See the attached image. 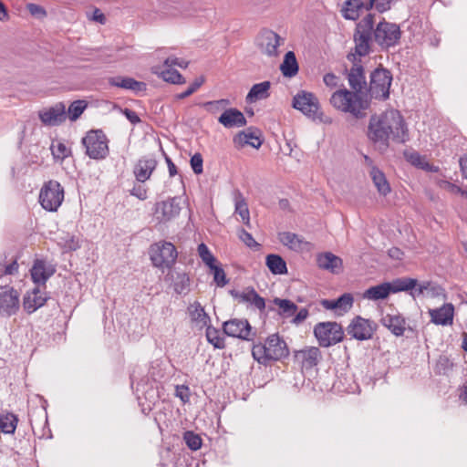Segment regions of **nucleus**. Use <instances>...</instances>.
<instances>
[{
    "mask_svg": "<svg viewBox=\"0 0 467 467\" xmlns=\"http://www.w3.org/2000/svg\"><path fill=\"white\" fill-rule=\"evenodd\" d=\"M368 138L379 149L386 150L389 140L406 142L409 140V130L400 112L389 109L371 116L368 126Z\"/></svg>",
    "mask_w": 467,
    "mask_h": 467,
    "instance_id": "nucleus-1",
    "label": "nucleus"
},
{
    "mask_svg": "<svg viewBox=\"0 0 467 467\" xmlns=\"http://www.w3.org/2000/svg\"><path fill=\"white\" fill-rule=\"evenodd\" d=\"M329 102L335 109L348 113L355 119H363L369 106L363 93L351 91L345 88L335 91L331 95Z\"/></svg>",
    "mask_w": 467,
    "mask_h": 467,
    "instance_id": "nucleus-2",
    "label": "nucleus"
},
{
    "mask_svg": "<svg viewBox=\"0 0 467 467\" xmlns=\"http://www.w3.org/2000/svg\"><path fill=\"white\" fill-rule=\"evenodd\" d=\"M252 354L259 363L266 364L272 360H280L289 355L285 341L277 334L270 335L264 344L253 347Z\"/></svg>",
    "mask_w": 467,
    "mask_h": 467,
    "instance_id": "nucleus-3",
    "label": "nucleus"
},
{
    "mask_svg": "<svg viewBox=\"0 0 467 467\" xmlns=\"http://www.w3.org/2000/svg\"><path fill=\"white\" fill-rule=\"evenodd\" d=\"M374 26V15H367L358 25L354 35L355 54L348 55V59L355 57L367 56L370 51V43L372 41V29Z\"/></svg>",
    "mask_w": 467,
    "mask_h": 467,
    "instance_id": "nucleus-4",
    "label": "nucleus"
},
{
    "mask_svg": "<svg viewBox=\"0 0 467 467\" xmlns=\"http://www.w3.org/2000/svg\"><path fill=\"white\" fill-rule=\"evenodd\" d=\"M65 192L61 184L54 180L44 183L39 192V202L43 209L57 212L64 201Z\"/></svg>",
    "mask_w": 467,
    "mask_h": 467,
    "instance_id": "nucleus-5",
    "label": "nucleus"
},
{
    "mask_svg": "<svg viewBox=\"0 0 467 467\" xmlns=\"http://www.w3.org/2000/svg\"><path fill=\"white\" fill-rule=\"evenodd\" d=\"M109 140L102 130H90L82 139L86 154L94 160H103L109 154Z\"/></svg>",
    "mask_w": 467,
    "mask_h": 467,
    "instance_id": "nucleus-6",
    "label": "nucleus"
},
{
    "mask_svg": "<svg viewBox=\"0 0 467 467\" xmlns=\"http://www.w3.org/2000/svg\"><path fill=\"white\" fill-rule=\"evenodd\" d=\"M175 246L170 242H160L150 245V257L154 266L170 268L177 259Z\"/></svg>",
    "mask_w": 467,
    "mask_h": 467,
    "instance_id": "nucleus-7",
    "label": "nucleus"
},
{
    "mask_svg": "<svg viewBox=\"0 0 467 467\" xmlns=\"http://www.w3.org/2000/svg\"><path fill=\"white\" fill-rule=\"evenodd\" d=\"M314 334L319 345L324 348L336 345L342 341L344 331L337 322H321L315 326Z\"/></svg>",
    "mask_w": 467,
    "mask_h": 467,
    "instance_id": "nucleus-8",
    "label": "nucleus"
},
{
    "mask_svg": "<svg viewBox=\"0 0 467 467\" xmlns=\"http://www.w3.org/2000/svg\"><path fill=\"white\" fill-rule=\"evenodd\" d=\"M372 34L374 41L379 46L389 48L399 43L401 32L398 25L383 20L377 25L374 30L372 29Z\"/></svg>",
    "mask_w": 467,
    "mask_h": 467,
    "instance_id": "nucleus-9",
    "label": "nucleus"
},
{
    "mask_svg": "<svg viewBox=\"0 0 467 467\" xmlns=\"http://www.w3.org/2000/svg\"><path fill=\"white\" fill-rule=\"evenodd\" d=\"M392 76L387 69H376L371 73L369 82V94L372 98L386 99L389 96V88Z\"/></svg>",
    "mask_w": 467,
    "mask_h": 467,
    "instance_id": "nucleus-10",
    "label": "nucleus"
},
{
    "mask_svg": "<svg viewBox=\"0 0 467 467\" xmlns=\"http://www.w3.org/2000/svg\"><path fill=\"white\" fill-rule=\"evenodd\" d=\"M389 285L391 286V293L410 291V294L413 297L424 295L425 292L432 289V285L431 282L426 281L419 284L417 279L410 277L394 279L389 283Z\"/></svg>",
    "mask_w": 467,
    "mask_h": 467,
    "instance_id": "nucleus-11",
    "label": "nucleus"
},
{
    "mask_svg": "<svg viewBox=\"0 0 467 467\" xmlns=\"http://www.w3.org/2000/svg\"><path fill=\"white\" fill-rule=\"evenodd\" d=\"M293 107L308 119L317 120L320 105L317 98L313 93L303 90L294 97Z\"/></svg>",
    "mask_w": 467,
    "mask_h": 467,
    "instance_id": "nucleus-12",
    "label": "nucleus"
},
{
    "mask_svg": "<svg viewBox=\"0 0 467 467\" xmlns=\"http://www.w3.org/2000/svg\"><path fill=\"white\" fill-rule=\"evenodd\" d=\"M374 331V323L359 316L354 317L347 327L348 334L351 336V337L360 341L370 339Z\"/></svg>",
    "mask_w": 467,
    "mask_h": 467,
    "instance_id": "nucleus-13",
    "label": "nucleus"
},
{
    "mask_svg": "<svg viewBox=\"0 0 467 467\" xmlns=\"http://www.w3.org/2000/svg\"><path fill=\"white\" fill-rule=\"evenodd\" d=\"M20 307L19 293L13 287L0 289V315L11 317L16 315Z\"/></svg>",
    "mask_w": 467,
    "mask_h": 467,
    "instance_id": "nucleus-14",
    "label": "nucleus"
},
{
    "mask_svg": "<svg viewBox=\"0 0 467 467\" xmlns=\"http://www.w3.org/2000/svg\"><path fill=\"white\" fill-rule=\"evenodd\" d=\"M38 117L46 126H58L67 119L66 106L64 103L58 102L51 107L44 108L39 110Z\"/></svg>",
    "mask_w": 467,
    "mask_h": 467,
    "instance_id": "nucleus-15",
    "label": "nucleus"
},
{
    "mask_svg": "<svg viewBox=\"0 0 467 467\" xmlns=\"http://www.w3.org/2000/svg\"><path fill=\"white\" fill-rule=\"evenodd\" d=\"M181 211V207L176 198H171L167 201L159 202L155 204L154 214L161 223H165L175 218Z\"/></svg>",
    "mask_w": 467,
    "mask_h": 467,
    "instance_id": "nucleus-16",
    "label": "nucleus"
},
{
    "mask_svg": "<svg viewBox=\"0 0 467 467\" xmlns=\"http://www.w3.org/2000/svg\"><path fill=\"white\" fill-rule=\"evenodd\" d=\"M281 37L272 30L261 32L258 37V46L264 54L269 57L277 56V48L281 45Z\"/></svg>",
    "mask_w": 467,
    "mask_h": 467,
    "instance_id": "nucleus-17",
    "label": "nucleus"
},
{
    "mask_svg": "<svg viewBox=\"0 0 467 467\" xmlns=\"http://www.w3.org/2000/svg\"><path fill=\"white\" fill-rule=\"evenodd\" d=\"M223 327L229 337L248 340L251 335V326L246 319H231L224 322Z\"/></svg>",
    "mask_w": 467,
    "mask_h": 467,
    "instance_id": "nucleus-18",
    "label": "nucleus"
},
{
    "mask_svg": "<svg viewBox=\"0 0 467 467\" xmlns=\"http://www.w3.org/2000/svg\"><path fill=\"white\" fill-rule=\"evenodd\" d=\"M431 322L438 326H451L453 323L454 306L451 303L443 304L437 308H430L428 311Z\"/></svg>",
    "mask_w": 467,
    "mask_h": 467,
    "instance_id": "nucleus-19",
    "label": "nucleus"
},
{
    "mask_svg": "<svg viewBox=\"0 0 467 467\" xmlns=\"http://www.w3.org/2000/svg\"><path fill=\"white\" fill-rule=\"evenodd\" d=\"M56 272L53 265L45 260L36 259L30 270L31 278L36 285H45L46 282Z\"/></svg>",
    "mask_w": 467,
    "mask_h": 467,
    "instance_id": "nucleus-20",
    "label": "nucleus"
},
{
    "mask_svg": "<svg viewBox=\"0 0 467 467\" xmlns=\"http://www.w3.org/2000/svg\"><path fill=\"white\" fill-rule=\"evenodd\" d=\"M47 300L45 292L41 291L39 287H35L32 291L26 292L23 298V307L26 312L32 314L38 308L43 306Z\"/></svg>",
    "mask_w": 467,
    "mask_h": 467,
    "instance_id": "nucleus-21",
    "label": "nucleus"
},
{
    "mask_svg": "<svg viewBox=\"0 0 467 467\" xmlns=\"http://www.w3.org/2000/svg\"><path fill=\"white\" fill-rule=\"evenodd\" d=\"M218 122L226 129L241 128L247 123L242 111L230 107L220 115Z\"/></svg>",
    "mask_w": 467,
    "mask_h": 467,
    "instance_id": "nucleus-22",
    "label": "nucleus"
},
{
    "mask_svg": "<svg viewBox=\"0 0 467 467\" xmlns=\"http://www.w3.org/2000/svg\"><path fill=\"white\" fill-rule=\"evenodd\" d=\"M279 241L296 252H309L313 249L311 243L290 232L280 233Z\"/></svg>",
    "mask_w": 467,
    "mask_h": 467,
    "instance_id": "nucleus-23",
    "label": "nucleus"
},
{
    "mask_svg": "<svg viewBox=\"0 0 467 467\" xmlns=\"http://www.w3.org/2000/svg\"><path fill=\"white\" fill-rule=\"evenodd\" d=\"M353 296L351 294L346 293L337 299L329 300L323 299L321 305L324 308L334 310L336 314L341 316L347 313L353 306Z\"/></svg>",
    "mask_w": 467,
    "mask_h": 467,
    "instance_id": "nucleus-24",
    "label": "nucleus"
},
{
    "mask_svg": "<svg viewBox=\"0 0 467 467\" xmlns=\"http://www.w3.org/2000/svg\"><path fill=\"white\" fill-rule=\"evenodd\" d=\"M157 167V161L154 158H141L135 164L133 173L139 182L148 181Z\"/></svg>",
    "mask_w": 467,
    "mask_h": 467,
    "instance_id": "nucleus-25",
    "label": "nucleus"
},
{
    "mask_svg": "<svg viewBox=\"0 0 467 467\" xmlns=\"http://www.w3.org/2000/svg\"><path fill=\"white\" fill-rule=\"evenodd\" d=\"M187 310L191 321L198 328L202 329L210 324V317L198 301H194L193 303L190 304Z\"/></svg>",
    "mask_w": 467,
    "mask_h": 467,
    "instance_id": "nucleus-26",
    "label": "nucleus"
},
{
    "mask_svg": "<svg viewBox=\"0 0 467 467\" xmlns=\"http://www.w3.org/2000/svg\"><path fill=\"white\" fill-rule=\"evenodd\" d=\"M317 263L319 268L337 274L342 270V260L330 252L321 253L317 256Z\"/></svg>",
    "mask_w": 467,
    "mask_h": 467,
    "instance_id": "nucleus-27",
    "label": "nucleus"
},
{
    "mask_svg": "<svg viewBox=\"0 0 467 467\" xmlns=\"http://www.w3.org/2000/svg\"><path fill=\"white\" fill-rule=\"evenodd\" d=\"M365 161L371 167L369 175L379 193L386 196L390 192V186L385 174L377 167L372 165V161L368 156H365Z\"/></svg>",
    "mask_w": 467,
    "mask_h": 467,
    "instance_id": "nucleus-28",
    "label": "nucleus"
},
{
    "mask_svg": "<svg viewBox=\"0 0 467 467\" xmlns=\"http://www.w3.org/2000/svg\"><path fill=\"white\" fill-rule=\"evenodd\" d=\"M368 2L364 3L363 0H348L344 3L342 8L343 16L348 20L358 19L364 10L368 11Z\"/></svg>",
    "mask_w": 467,
    "mask_h": 467,
    "instance_id": "nucleus-29",
    "label": "nucleus"
},
{
    "mask_svg": "<svg viewBox=\"0 0 467 467\" xmlns=\"http://www.w3.org/2000/svg\"><path fill=\"white\" fill-rule=\"evenodd\" d=\"M348 84L352 90L363 93L367 82L364 76V69L361 65L354 64L348 75Z\"/></svg>",
    "mask_w": 467,
    "mask_h": 467,
    "instance_id": "nucleus-30",
    "label": "nucleus"
},
{
    "mask_svg": "<svg viewBox=\"0 0 467 467\" xmlns=\"http://www.w3.org/2000/svg\"><path fill=\"white\" fill-rule=\"evenodd\" d=\"M296 358L301 361L304 368H310L317 365L321 358V352L317 348L310 347L296 351Z\"/></svg>",
    "mask_w": 467,
    "mask_h": 467,
    "instance_id": "nucleus-31",
    "label": "nucleus"
},
{
    "mask_svg": "<svg viewBox=\"0 0 467 467\" xmlns=\"http://www.w3.org/2000/svg\"><path fill=\"white\" fill-rule=\"evenodd\" d=\"M383 326L388 327L395 336H402L405 331V319L397 315H386L382 317Z\"/></svg>",
    "mask_w": 467,
    "mask_h": 467,
    "instance_id": "nucleus-32",
    "label": "nucleus"
},
{
    "mask_svg": "<svg viewBox=\"0 0 467 467\" xmlns=\"http://www.w3.org/2000/svg\"><path fill=\"white\" fill-rule=\"evenodd\" d=\"M390 293L391 286L389 283L386 282L368 288L364 292L363 297L368 300L376 301L387 298Z\"/></svg>",
    "mask_w": 467,
    "mask_h": 467,
    "instance_id": "nucleus-33",
    "label": "nucleus"
},
{
    "mask_svg": "<svg viewBox=\"0 0 467 467\" xmlns=\"http://www.w3.org/2000/svg\"><path fill=\"white\" fill-rule=\"evenodd\" d=\"M234 143L236 148H243L245 145H250L257 149L261 146L262 140L253 132L241 131L234 138Z\"/></svg>",
    "mask_w": 467,
    "mask_h": 467,
    "instance_id": "nucleus-34",
    "label": "nucleus"
},
{
    "mask_svg": "<svg viewBox=\"0 0 467 467\" xmlns=\"http://www.w3.org/2000/svg\"><path fill=\"white\" fill-rule=\"evenodd\" d=\"M280 70L285 77L292 78L298 72V64L293 51H288L280 65Z\"/></svg>",
    "mask_w": 467,
    "mask_h": 467,
    "instance_id": "nucleus-35",
    "label": "nucleus"
},
{
    "mask_svg": "<svg viewBox=\"0 0 467 467\" xmlns=\"http://www.w3.org/2000/svg\"><path fill=\"white\" fill-rule=\"evenodd\" d=\"M269 81H264L254 85L246 96V101L248 103H254L257 100L266 99L269 95Z\"/></svg>",
    "mask_w": 467,
    "mask_h": 467,
    "instance_id": "nucleus-36",
    "label": "nucleus"
},
{
    "mask_svg": "<svg viewBox=\"0 0 467 467\" xmlns=\"http://www.w3.org/2000/svg\"><path fill=\"white\" fill-rule=\"evenodd\" d=\"M234 212L240 215L243 223L247 226L251 227L250 223V213L247 202L241 192H236L234 195Z\"/></svg>",
    "mask_w": 467,
    "mask_h": 467,
    "instance_id": "nucleus-37",
    "label": "nucleus"
},
{
    "mask_svg": "<svg viewBox=\"0 0 467 467\" xmlns=\"http://www.w3.org/2000/svg\"><path fill=\"white\" fill-rule=\"evenodd\" d=\"M109 84L114 87L140 91L145 88V84L131 78H111Z\"/></svg>",
    "mask_w": 467,
    "mask_h": 467,
    "instance_id": "nucleus-38",
    "label": "nucleus"
},
{
    "mask_svg": "<svg viewBox=\"0 0 467 467\" xmlns=\"http://www.w3.org/2000/svg\"><path fill=\"white\" fill-rule=\"evenodd\" d=\"M265 264L274 275H283L287 272L286 263L280 255L274 254H268Z\"/></svg>",
    "mask_w": 467,
    "mask_h": 467,
    "instance_id": "nucleus-39",
    "label": "nucleus"
},
{
    "mask_svg": "<svg viewBox=\"0 0 467 467\" xmlns=\"http://www.w3.org/2000/svg\"><path fill=\"white\" fill-rule=\"evenodd\" d=\"M165 68L155 67L153 73L159 75L164 81L172 84H182L184 82L183 77L176 70L171 67H164Z\"/></svg>",
    "mask_w": 467,
    "mask_h": 467,
    "instance_id": "nucleus-40",
    "label": "nucleus"
},
{
    "mask_svg": "<svg viewBox=\"0 0 467 467\" xmlns=\"http://www.w3.org/2000/svg\"><path fill=\"white\" fill-rule=\"evenodd\" d=\"M57 244L65 252L76 251L80 247L79 238L67 233L57 237Z\"/></svg>",
    "mask_w": 467,
    "mask_h": 467,
    "instance_id": "nucleus-41",
    "label": "nucleus"
},
{
    "mask_svg": "<svg viewBox=\"0 0 467 467\" xmlns=\"http://www.w3.org/2000/svg\"><path fill=\"white\" fill-rule=\"evenodd\" d=\"M231 102L227 99L203 102L201 106L210 114L216 115L224 112L230 107Z\"/></svg>",
    "mask_w": 467,
    "mask_h": 467,
    "instance_id": "nucleus-42",
    "label": "nucleus"
},
{
    "mask_svg": "<svg viewBox=\"0 0 467 467\" xmlns=\"http://www.w3.org/2000/svg\"><path fill=\"white\" fill-rule=\"evenodd\" d=\"M274 304L279 308V315L285 317H290L295 315L297 306L288 299L275 298Z\"/></svg>",
    "mask_w": 467,
    "mask_h": 467,
    "instance_id": "nucleus-43",
    "label": "nucleus"
},
{
    "mask_svg": "<svg viewBox=\"0 0 467 467\" xmlns=\"http://www.w3.org/2000/svg\"><path fill=\"white\" fill-rule=\"evenodd\" d=\"M17 424V418L13 413H6L0 416V430L5 434H11L15 431Z\"/></svg>",
    "mask_w": 467,
    "mask_h": 467,
    "instance_id": "nucleus-44",
    "label": "nucleus"
},
{
    "mask_svg": "<svg viewBox=\"0 0 467 467\" xmlns=\"http://www.w3.org/2000/svg\"><path fill=\"white\" fill-rule=\"evenodd\" d=\"M240 298L243 302L251 303L259 310H263L265 307V299L260 296L254 289H251L247 292H244L240 295Z\"/></svg>",
    "mask_w": 467,
    "mask_h": 467,
    "instance_id": "nucleus-45",
    "label": "nucleus"
},
{
    "mask_svg": "<svg viewBox=\"0 0 467 467\" xmlns=\"http://www.w3.org/2000/svg\"><path fill=\"white\" fill-rule=\"evenodd\" d=\"M18 264L16 259H7L4 256L0 259V278L4 275H15L18 273Z\"/></svg>",
    "mask_w": 467,
    "mask_h": 467,
    "instance_id": "nucleus-46",
    "label": "nucleus"
},
{
    "mask_svg": "<svg viewBox=\"0 0 467 467\" xmlns=\"http://www.w3.org/2000/svg\"><path fill=\"white\" fill-rule=\"evenodd\" d=\"M50 150L55 160L62 161L71 153L69 148L60 140H56L51 143Z\"/></svg>",
    "mask_w": 467,
    "mask_h": 467,
    "instance_id": "nucleus-47",
    "label": "nucleus"
},
{
    "mask_svg": "<svg viewBox=\"0 0 467 467\" xmlns=\"http://www.w3.org/2000/svg\"><path fill=\"white\" fill-rule=\"evenodd\" d=\"M206 327V338L207 341L212 344L215 348H224V340L223 337H221L218 329L208 325Z\"/></svg>",
    "mask_w": 467,
    "mask_h": 467,
    "instance_id": "nucleus-48",
    "label": "nucleus"
},
{
    "mask_svg": "<svg viewBox=\"0 0 467 467\" xmlns=\"http://www.w3.org/2000/svg\"><path fill=\"white\" fill-rule=\"evenodd\" d=\"M87 108V103L84 100H76L73 101L67 110V116L68 119L71 121H76L83 113L85 109Z\"/></svg>",
    "mask_w": 467,
    "mask_h": 467,
    "instance_id": "nucleus-49",
    "label": "nucleus"
},
{
    "mask_svg": "<svg viewBox=\"0 0 467 467\" xmlns=\"http://www.w3.org/2000/svg\"><path fill=\"white\" fill-rule=\"evenodd\" d=\"M209 268L213 275V280L218 286L223 287L228 283L225 273L221 266L214 264Z\"/></svg>",
    "mask_w": 467,
    "mask_h": 467,
    "instance_id": "nucleus-50",
    "label": "nucleus"
},
{
    "mask_svg": "<svg viewBox=\"0 0 467 467\" xmlns=\"http://www.w3.org/2000/svg\"><path fill=\"white\" fill-rule=\"evenodd\" d=\"M397 0H368V8H375L377 11L383 13L389 10Z\"/></svg>",
    "mask_w": 467,
    "mask_h": 467,
    "instance_id": "nucleus-51",
    "label": "nucleus"
},
{
    "mask_svg": "<svg viewBox=\"0 0 467 467\" xmlns=\"http://www.w3.org/2000/svg\"><path fill=\"white\" fill-rule=\"evenodd\" d=\"M198 253L200 257L207 266L211 267L216 263V258L212 254L206 244H199Z\"/></svg>",
    "mask_w": 467,
    "mask_h": 467,
    "instance_id": "nucleus-52",
    "label": "nucleus"
},
{
    "mask_svg": "<svg viewBox=\"0 0 467 467\" xmlns=\"http://www.w3.org/2000/svg\"><path fill=\"white\" fill-rule=\"evenodd\" d=\"M190 279L186 275H179L174 284V289L177 293H185L188 290Z\"/></svg>",
    "mask_w": 467,
    "mask_h": 467,
    "instance_id": "nucleus-53",
    "label": "nucleus"
},
{
    "mask_svg": "<svg viewBox=\"0 0 467 467\" xmlns=\"http://www.w3.org/2000/svg\"><path fill=\"white\" fill-rule=\"evenodd\" d=\"M238 235L240 240L243 241L248 247L254 248L259 246V244L254 239L252 234L246 232L244 229L239 230Z\"/></svg>",
    "mask_w": 467,
    "mask_h": 467,
    "instance_id": "nucleus-54",
    "label": "nucleus"
},
{
    "mask_svg": "<svg viewBox=\"0 0 467 467\" xmlns=\"http://www.w3.org/2000/svg\"><path fill=\"white\" fill-rule=\"evenodd\" d=\"M203 83V79H196L184 92L176 95L178 99H183L194 93Z\"/></svg>",
    "mask_w": 467,
    "mask_h": 467,
    "instance_id": "nucleus-55",
    "label": "nucleus"
},
{
    "mask_svg": "<svg viewBox=\"0 0 467 467\" xmlns=\"http://www.w3.org/2000/svg\"><path fill=\"white\" fill-rule=\"evenodd\" d=\"M202 157L200 153H195L191 158V167L195 174H201L202 173L203 168H202Z\"/></svg>",
    "mask_w": 467,
    "mask_h": 467,
    "instance_id": "nucleus-56",
    "label": "nucleus"
},
{
    "mask_svg": "<svg viewBox=\"0 0 467 467\" xmlns=\"http://www.w3.org/2000/svg\"><path fill=\"white\" fill-rule=\"evenodd\" d=\"M175 395L178 397L183 403H186L190 400V389L185 385H178L175 388Z\"/></svg>",
    "mask_w": 467,
    "mask_h": 467,
    "instance_id": "nucleus-57",
    "label": "nucleus"
},
{
    "mask_svg": "<svg viewBox=\"0 0 467 467\" xmlns=\"http://www.w3.org/2000/svg\"><path fill=\"white\" fill-rule=\"evenodd\" d=\"M26 8L33 16L37 18H44L47 16L46 10L39 5L30 3L27 4Z\"/></svg>",
    "mask_w": 467,
    "mask_h": 467,
    "instance_id": "nucleus-58",
    "label": "nucleus"
},
{
    "mask_svg": "<svg viewBox=\"0 0 467 467\" xmlns=\"http://www.w3.org/2000/svg\"><path fill=\"white\" fill-rule=\"evenodd\" d=\"M173 66H178L180 67L185 68L188 66V62L175 57H167L164 61V67H171Z\"/></svg>",
    "mask_w": 467,
    "mask_h": 467,
    "instance_id": "nucleus-59",
    "label": "nucleus"
},
{
    "mask_svg": "<svg viewBox=\"0 0 467 467\" xmlns=\"http://www.w3.org/2000/svg\"><path fill=\"white\" fill-rule=\"evenodd\" d=\"M130 194L139 198L140 200H145L148 197L147 189L140 184L134 185L130 191Z\"/></svg>",
    "mask_w": 467,
    "mask_h": 467,
    "instance_id": "nucleus-60",
    "label": "nucleus"
},
{
    "mask_svg": "<svg viewBox=\"0 0 467 467\" xmlns=\"http://www.w3.org/2000/svg\"><path fill=\"white\" fill-rule=\"evenodd\" d=\"M440 187L452 194H459L461 192V187L447 181L441 182Z\"/></svg>",
    "mask_w": 467,
    "mask_h": 467,
    "instance_id": "nucleus-61",
    "label": "nucleus"
},
{
    "mask_svg": "<svg viewBox=\"0 0 467 467\" xmlns=\"http://www.w3.org/2000/svg\"><path fill=\"white\" fill-rule=\"evenodd\" d=\"M324 83L329 88H335L338 83V77L333 73H327L323 78Z\"/></svg>",
    "mask_w": 467,
    "mask_h": 467,
    "instance_id": "nucleus-62",
    "label": "nucleus"
},
{
    "mask_svg": "<svg viewBox=\"0 0 467 467\" xmlns=\"http://www.w3.org/2000/svg\"><path fill=\"white\" fill-rule=\"evenodd\" d=\"M122 112L132 124H137L140 122V119L139 118L135 111L129 109H125L122 110Z\"/></svg>",
    "mask_w": 467,
    "mask_h": 467,
    "instance_id": "nucleus-63",
    "label": "nucleus"
},
{
    "mask_svg": "<svg viewBox=\"0 0 467 467\" xmlns=\"http://www.w3.org/2000/svg\"><path fill=\"white\" fill-rule=\"evenodd\" d=\"M308 317V311L307 309L306 308H301L297 314L296 315V317H294L293 319V322L295 324H299L301 322H303L304 320H306V318Z\"/></svg>",
    "mask_w": 467,
    "mask_h": 467,
    "instance_id": "nucleus-64",
    "label": "nucleus"
}]
</instances>
